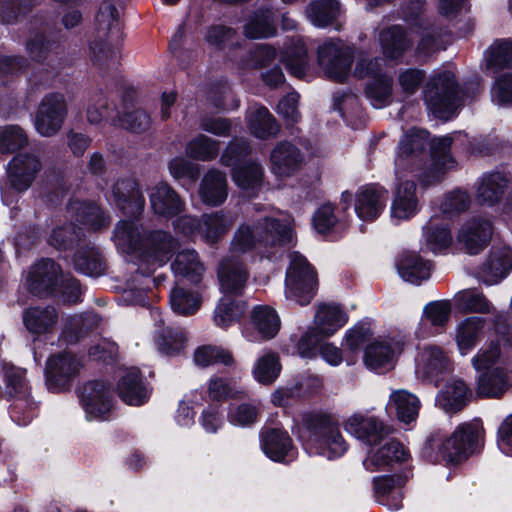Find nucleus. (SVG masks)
I'll use <instances>...</instances> for the list:
<instances>
[{
    "mask_svg": "<svg viewBox=\"0 0 512 512\" xmlns=\"http://www.w3.org/2000/svg\"><path fill=\"white\" fill-rule=\"evenodd\" d=\"M292 219L289 215L277 212L276 215H264L250 224L241 225L234 234L230 254L218 267V280L225 295L242 293L249 272L240 256L255 248L257 244L275 247L292 241Z\"/></svg>",
    "mask_w": 512,
    "mask_h": 512,
    "instance_id": "1",
    "label": "nucleus"
},
{
    "mask_svg": "<svg viewBox=\"0 0 512 512\" xmlns=\"http://www.w3.org/2000/svg\"><path fill=\"white\" fill-rule=\"evenodd\" d=\"M452 141L451 136L433 139L430 154H427L428 133L420 129L409 130L399 142L395 157L396 177L412 174L423 187L439 183L456 164L449 154Z\"/></svg>",
    "mask_w": 512,
    "mask_h": 512,
    "instance_id": "2",
    "label": "nucleus"
},
{
    "mask_svg": "<svg viewBox=\"0 0 512 512\" xmlns=\"http://www.w3.org/2000/svg\"><path fill=\"white\" fill-rule=\"evenodd\" d=\"M477 372L475 394L480 398L500 399L512 387V369L507 349L501 340H490L471 358Z\"/></svg>",
    "mask_w": 512,
    "mask_h": 512,
    "instance_id": "3",
    "label": "nucleus"
},
{
    "mask_svg": "<svg viewBox=\"0 0 512 512\" xmlns=\"http://www.w3.org/2000/svg\"><path fill=\"white\" fill-rule=\"evenodd\" d=\"M479 436L480 431L476 424H461L450 434L438 428L427 438L422 455L431 462L459 464L472 454Z\"/></svg>",
    "mask_w": 512,
    "mask_h": 512,
    "instance_id": "4",
    "label": "nucleus"
},
{
    "mask_svg": "<svg viewBox=\"0 0 512 512\" xmlns=\"http://www.w3.org/2000/svg\"><path fill=\"white\" fill-rule=\"evenodd\" d=\"M318 288L315 269L298 252L289 254V266L285 278V297L300 306L309 304Z\"/></svg>",
    "mask_w": 512,
    "mask_h": 512,
    "instance_id": "5",
    "label": "nucleus"
},
{
    "mask_svg": "<svg viewBox=\"0 0 512 512\" xmlns=\"http://www.w3.org/2000/svg\"><path fill=\"white\" fill-rule=\"evenodd\" d=\"M249 152L250 148L246 141L235 140L227 146L221 161L226 166H234L231 173L234 183L245 193L254 195L262 185L264 171L255 161L240 163Z\"/></svg>",
    "mask_w": 512,
    "mask_h": 512,
    "instance_id": "6",
    "label": "nucleus"
},
{
    "mask_svg": "<svg viewBox=\"0 0 512 512\" xmlns=\"http://www.w3.org/2000/svg\"><path fill=\"white\" fill-rule=\"evenodd\" d=\"M235 223L231 213L217 211L203 214L199 219L192 216H181L174 222L175 229L188 237L199 236L206 243L219 241Z\"/></svg>",
    "mask_w": 512,
    "mask_h": 512,
    "instance_id": "7",
    "label": "nucleus"
},
{
    "mask_svg": "<svg viewBox=\"0 0 512 512\" xmlns=\"http://www.w3.org/2000/svg\"><path fill=\"white\" fill-rule=\"evenodd\" d=\"M305 447L327 459L340 457L347 450L338 423L327 416H320L314 420L309 436L305 440Z\"/></svg>",
    "mask_w": 512,
    "mask_h": 512,
    "instance_id": "8",
    "label": "nucleus"
},
{
    "mask_svg": "<svg viewBox=\"0 0 512 512\" xmlns=\"http://www.w3.org/2000/svg\"><path fill=\"white\" fill-rule=\"evenodd\" d=\"M355 48L340 39L324 41L317 48V63L325 77L344 82L351 72Z\"/></svg>",
    "mask_w": 512,
    "mask_h": 512,
    "instance_id": "9",
    "label": "nucleus"
},
{
    "mask_svg": "<svg viewBox=\"0 0 512 512\" xmlns=\"http://www.w3.org/2000/svg\"><path fill=\"white\" fill-rule=\"evenodd\" d=\"M0 377L4 382V394L15 399L12 416L19 425H26L32 418L35 403L30 400V387L25 370L8 363L0 365Z\"/></svg>",
    "mask_w": 512,
    "mask_h": 512,
    "instance_id": "10",
    "label": "nucleus"
},
{
    "mask_svg": "<svg viewBox=\"0 0 512 512\" xmlns=\"http://www.w3.org/2000/svg\"><path fill=\"white\" fill-rule=\"evenodd\" d=\"M425 101L437 118H451L460 105L454 74L444 71L431 78L425 91Z\"/></svg>",
    "mask_w": 512,
    "mask_h": 512,
    "instance_id": "11",
    "label": "nucleus"
},
{
    "mask_svg": "<svg viewBox=\"0 0 512 512\" xmlns=\"http://www.w3.org/2000/svg\"><path fill=\"white\" fill-rule=\"evenodd\" d=\"M119 28V13L115 5L109 1H103L95 16V30L100 41H94L90 45L91 60L95 64L102 65L107 62L115 63L118 59V53L103 41L109 33L117 31Z\"/></svg>",
    "mask_w": 512,
    "mask_h": 512,
    "instance_id": "12",
    "label": "nucleus"
},
{
    "mask_svg": "<svg viewBox=\"0 0 512 512\" xmlns=\"http://www.w3.org/2000/svg\"><path fill=\"white\" fill-rule=\"evenodd\" d=\"M405 346L403 337L379 336L364 349L363 362L373 371H388L394 367Z\"/></svg>",
    "mask_w": 512,
    "mask_h": 512,
    "instance_id": "13",
    "label": "nucleus"
},
{
    "mask_svg": "<svg viewBox=\"0 0 512 512\" xmlns=\"http://www.w3.org/2000/svg\"><path fill=\"white\" fill-rule=\"evenodd\" d=\"M82 367L80 359L64 351L50 356L46 362L45 379L48 390L60 392L67 389Z\"/></svg>",
    "mask_w": 512,
    "mask_h": 512,
    "instance_id": "14",
    "label": "nucleus"
},
{
    "mask_svg": "<svg viewBox=\"0 0 512 512\" xmlns=\"http://www.w3.org/2000/svg\"><path fill=\"white\" fill-rule=\"evenodd\" d=\"M452 309V302L448 299L426 303L420 320L414 328V336L417 339H427L440 334L451 319Z\"/></svg>",
    "mask_w": 512,
    "mask_h": 512,
    "instance_id": "15",
    "label": "nucleus"
},
{
    "mask_svg": "<svg viewBox=\"0 0 512 512\" xmlns=\"http://www.w3.org/2000/svg\"><path fill=\"white\" fill-rule=\"evenodd\" d=\"M66 114L64 97L60 94L47 95L41 101L34 119L36 131L44 137L55 135L61 129Z\"/></svg>",
    "mask_w": 512,
    "mask_h": 512,
    "instance_id": "16",
    "label": "nucleus"
},
{
    "mask_svg": "<svg viewBox=\"0 0 512 512\" xmlns=\"http://www.w3.org/2000/svg\"><path fill=\"white\" fill-rule=\"evenodd\" d=\"M347 433L367 445H375L390 433V428L375 416L362 412L353 413L343 423Z\"/></svg>",
    "mask_w": 512,
    "mask_h": 512,
    "instance_id": "17",
    "label": "nucleus"
},
{
    "mask_svg": "<svg viewBox=\"0 0 512 512\" xmlns=\"http://www.w3.org/2000/svg\"><path fill=\"white\" fill-rule=\"evenodd\" d=\"M398 178L390 207V217L395 223L413 218L419 211V199L416 184L412 179Z\"/></svg>",
    "mask_w": 512,
    "mask_h": 512,
    "instance_id": "18",
    "label": "nucleus"
},
{
    "mask_svg": "<svg viewBox=\"0 0 512 512\" xmlns=\"http://www.w3.org/2000/svg\"><path fill=\"white\" fill-rule=\"evenodd\" d=\"M80 401L89 420L104 419L112 408V392L102 381H89L80 391Z\"/></svg>",
    "mask_w": 512,
    "mask_h": 512,
    "instance_id": "19",
    "label": "nucleus"
},
{
    "mask_svg": "<svg viewBox=\"0 0 512 512\" xmlns=\"http://www.w3.org/2000/svg\"><path fill=\"white\" fill-rule=\"evenodd\" d=\"M373 446L363 461V465L368 471L385 470L393 466L394 463L405 461L409 456L399 441L388 436Z\"/></svg>",
    "mask_w": 512,
    "mask_h": 512,
    "instance_id": "20",
    "label": "nucleus"
},
{
    "mask_svg": "<svg viewBox=\"0 0 512 512\" xmlns=\"http://www.w3.org/2000/svg\"><path fill=\"white\" fill-rule=\"evenodd\" d=\"M41 168V161L36 155L18 154L14 156L7 167V176L11 187L18 192L28 190Z\"/></svg>",
    "mask_w": 512,
    "mask_h": 512,
    "instance_id": "21",
    "label": "nucleus"
},
{
    "mask_svg": "<svg viewBox=\"0 0 512 512\" xmlns=\"http://www.w3.org/2000/svg\"><path fill=\"white\" fill-rule=\"evenodd\" d=\"M251 321L257 333L243 331V337L251 343L270 340L279 332L280 318L268 305L255 306L251 311Z\"/></svg>",
    "mask_w": 512,
    "mask_h": 512,
    "instance_id": "22",
    "label": "nucleus"
},
{
    "mask_svg": "<svg viewBox=\"0 0 512 512\" xmlns=\"http://www.w3.org/2000/svg\"><path fill=\"white\" fill-rule=\"evenodd\" d=\"M486 329V320L479 316H467L457 322L454 341L460 355H468L481 342Z\"/></svg>",
    "mask_w": 512,
    "mask_h": 512,
    "instance_id": "23",
    "label": "nucleus"
},
{
    "mask_svg": "<svg viewBox=\"0 0 512 512\" xmlns=\"http://www.w3.org/2000/svg\"><path fill=\"white\" fill-rule=\"evenodd\" d=\"M416 373L423 378H435L449 371L450 359L440 346L424 345L415 358Z\"/></svg>",
    "mask_w": 512,
    "mask_h": 512,
    "instance_id": "24",
    "label": "nucleus"
},
{
    "mask_svg": "<svg viewBox=\"0 0 512 512\" xmlns=\"http://www.w3.org/2000/svg\"><path fill=\"white\" fill-rule=\"evenodd\" d=\"M59 273L60 268L53 260L44 259L29 270L26 281L27 287L38 296L52 293L58 285Z\"/></svg>",
    "mask_w": 512,
    "mask_h": 512,
    "instance_id": "25",
    "label": "nucleus"
},
{
    "mask_svg": "<svg viewBox=\"0 0 512 512\" xmlns=\"http://www.w3.org/2000/svg\"><path fill=\"white\" fill-rule=\"evenodd\" d=\"M492 236V224L482 218H474L459 231L457 240L468 254H477L486 247Z\"/></svg>",
    "mask_w": 512,
    "mask_h": 512,
    "instance_id": "26",
    "label": "nucleus"
},
{
    "mask_svg": "<svg viewBox=\"0 0 512 512\" xmlns=\"http://www.w3.org/2000/svg\"><path fill=\"white\" fill-rule=\"evenodd\" d=\"M508 184V179L502 173H485L476 182L475 200L482 206L494 207L502 201Z\"/></svg>",
    "mask_w": 512,
    "mask_h": 512,
    "instance_id": "27",
    "label": "nucleus"
},
{
    "mask_svg": "<svg viewBox=\"0 0 512 512\" xmlns=\"http://www.w3.org/2000/svg\"><path fill=\"white\" fill-rule=\"evenodd\" d=\"M512 270V249L506 245H494L481 268V277L488 285L503 280Z\"/></svg>",
    "mask_w": 512,
    "mask_h": 512,
    "instance_id": "28",
    "label": "nucleus"
},
{
    "mask_svg": "<svg viewBox=\"0 0 512 512\" xmlns=\"http://www.w3.org/2000/svg\"><path fill=\"white\" fill-rule=\"evenodd\" d=\"M407 482L403 475H384L373 478V490L377 502L390 510L402 507V488Z\"/></svg>",
    "mask_w": 512,
    "mask_h": 512,
    "instance_id": "29",
    "label": "nucleus"
},
{
    "mask_svg": "<svg viewBox=\"0 0 512 512\" xmlns=\"http://www.w3.org/2000/svg\"><path fill=\"white\" fill-rule=\"evenodd\" d=\"M149 200L154 213L173 217L184 209V202L177 192L165 182H158L149 189Z\"/></svg>",
    "mask_w": 512,
    "mask_h": 512,
    "instance_id": "30",
    "label": "nucleus"
},
{
    "mask_svg": "<svg viewBox=\"0 0 512 512\" xmlns=\"http://www.w3.org/2000/svg\"><path fill=\"white\" fill-rule=\"evenodd\" d=\"M347 321L348 315L339 304L321 303L314 316L313 328L321 337L329 338Z\"/></svg>",
    "mask_w": 512,
    "mask_h": 512,
    "instance_id": "31",
    "label": "nucleus"
},
{
    "mask_svg": "<svg viewBox=\"0 0 512 512\" xmlns=\"http://www.w3.org/2000/svg\"><path fill=\"white\" fill-rule=\"evenodd\" d=\"M261 449L273 461L295 457L292 439L287 431L280 428H271L261 434Z\"/></svg>",
    "mask_w": 512,
    "mask_h": 512,
    "instance_id": "32",
    "label": "nucleus"
},
{
    "mask_svg": "<svg viewBox=\"0 0 512 512\" xmlns=\"http://www.w3.org/2000/svg\"><path fill=\"white\" fill-rule=\"evenodd\" d=\"M271 170L278 177L294 174L302 163L299 149L290 142L276 145L270 155Z\"/></svg>",
    "mask_w": 512,
    "mask_h": 512,
    "instance_id": "33",
    "label": "nucleus"
},
{
    "mask_svg": "<svg viewBox=\"0 0 512 512\" xmlns=\"http://www.w3.org/2000/svg\"><path fill=\"white\" fill-rule=\"evenodd\" d=\"M116 205L125 214L139 215L144 207L145 199L133 180H119L112 187Z\"/></svg>",
    "mask_w": 512,
    "mask_h": 512,
    "instance_id": "34",
    "label": "nucleus"
},
{
    "mask_svg": "<svg viewBox=\"0 0 512 512\" xmlns=\"http://www.w3.org/2000/svg\"><path fill=\"white\" fill-rule=\"evenodd\" d=\"M280 61L292 75L309 80L313 74L308 65L307 49L301 39H293L281 52Z\"/></svg>",
    "mask_w": 512,
    "mask_h": 512,
    "instance_id": "35",
    "label": "nucleus"
},
{
    "mask_svg": "<svg viewBox=\"0 0 512 512\" xmlns=\"http://www.w3.org/2000/svg\"><path fill=\"white\" fill-rule=\"evenodd\" d=\"M386 204L385 192L374 187L360 189L355 197V212L366 221L375 220Z\"/></svg>",
    "mask_w": 512,
    "mask_h": 512,
    "instance_id": "36",
    "label": "nucleus"
},
{
    "mask_svg": "<svg viewBox=\"0 0 512 512\" xmlns=\"http://www.w3.org/2000/svg\"><path fill=\"white\" fill-rule=\"evenodd\" d=\"M472 398V390L460 379H452L447 382L443 390L438 394L436 402L446 412L461 410Z\"/></svg>",
    "mask_w": 512,
    "mask_h": 512,
    "instance_id": "37",
    "label": "nucleus"
},
{
    "mask_svg": "<svg viewBox=\"0 0 512 512\" xmlns=\"http://www.w3.org/2000/svg\"><path fill=\"white\" fill-rule=\"evenodd\" d=\"M58 322V313L53 306H31L23 312L26 329L35 335L47 334Z\"/></svg>",
    "mask_w": 512,
    "mask_h": 512,
    "instance_id": "38",
    "label": "nucleus"
},
{
    "mask_svg": "<svg viewBox=\"0 0 512 512\" xmlns=\"http://www.w3.org/2000/svg\"><path fill=\"white\" fill-rule=\"evenodd\" d=\"M373 330L367 322H359L349 328L342 340L345 360L348 365L356 361L360 349L373 341Z\"/></svg>",
    "mask_w": 512,
    "mask_h": 512,
    "instance_id": "39",
    "label": "nucleus"
},
{
    "mask_svg": "<svg viewBox=\"0 0 512 512\" xmlns=\"http://www.w3.org/2000/svg\"><path fill=\"white\" fill-rule=\"evenodd\" d=\"M174 276L178 281L197 284L204 274V266L199 261L195 250L179 252L171 265Z\"/></svg>",
    "mask_w": 512,
    "mask_h": 512,
    "instance_id": "40",
    "label": "nucleus"
},
{
    "mask_svg": "<svg viewBox=\"0 0 512 512\" xmlns=\"http://www.w3.org/2000/svg\"><path fill=\"white\" fill-rule=\"evenodd\" d=\"M199 195L207 205L218 206L222 204L228 195L225 174L217 170L207 172L201 181Z\"/></svg>",
    "mask_w": 512,
    "mask_h": 512,
    "instance_id": "41",
    "label": "nucleus"
},
{
    "mask_svg": "<svg viewBox=\"0 0 512 512\" xmlns=\"http://www.w3.org/2000/svg\"><path fill=\"white\" fill-rule=\"evenodd\" d=\"M247 124L250 132L257 138L267 139L276 136L279 126L269 112L261 105H252L247 111Z\"/></svg>",
    "mask_w": 512,
    "mask_h": 512,
    "instance_id": "42",
    "label": "nucleus"
},
{
    "mask_svg": "<svg viewBox=\"0 0 512 512\" xmlns=\"http://www.w3.org/2000/svg\"><path fill=\"white\" fill-rule=\"evenodd\" d=\"M378 41L384 56L391 60L400 58L412 43L400 26H391L381 30Z\"/></svg>",
    "mask_w": 512,
    "mask_h": 512,
    "instance_id": "43",
    "label": "nucleus"
},
{
    "mask_svg": "<svg viewBox=\"0 0 512 512\" xmlns=\"http://www.w3.org/2000/svg\"><path fill=\"white\" fill-rule=\"evenodd\" d=\"M400 277L412 284H420L430 277V263L416 253H405L397 261Z\"/></svg>",
    "mask_w": 512,
    "mask_h": 512,
    "instance_id": "44",
    "label": "nucleus"
},
{
    "mask_svg": "<svg viewBox=\"0 0 512 512\" xmlns=\"http://www.w3.org/2000/svg\"><path fill=\"white\" fill-rule=\"evenodd\" d=\"M118 393L120 398L129 405H141L149 396L148 389L136 369L127 371L121 377L118 383Z\"/></svg>",
    "mask_w": 512,
    "mask_h": 512,
    "instance_id": "45",
    "label": "nucleus"
},
{
    "mask_svg": "<svg viewBox=\"0 0 512 512\" xmlns=\"http://www.w3.org/2000/svg\"><path fill=\"white\" fill-rule=\"evenodd\" d=\"M67 212L71 218L83 223L89 229L98 230L109 223L108 218L92 203L73 200L68 204Z\"/></svg>",
    "mask_w": 512,
    "mask_h": 512,
    "instance_id": "46",
    "label": "nucleus"
},
{
    "mask_svg": "<svg viewBox=\"0 0 512 512\" xmlns=\"http://www.w3.org/2000/svg\"><path fill=\"white\" fill-rule=\"evenodd\" d=\"M281 369L278 353L267 351L255 360L251 372L254 380L258 383L271 385L279 377Z\"/></svg>",
    "mask_w": 512,
    "mask_h": 512,
    "instance_id": "47",
    "label": "nucleus"
},
{
    "mask_svg": "<svg viewBox=\"0 0 512 512\" xmlns=\"http://www.w3.org/2000/svg\"><path fill=\"white\" fill-rule=\"evenodd\" d=\"M420 402L418 398L406 390H397L391 393L387 408H394L398 419L406 424L414 421L418 416Z\"/></svg>",
    "mask_w": 512,
    "mask_h": 512,
    "instance_id": "48",
    "label": "nucleus"
},
{
    "mask_svg": "<svg viewBox=\"0 0 512 512\" xmlns=\"http://www.w3.org/2000/svg\"><path fill=\"white\" fill-rule=\"evenodd\" d=\"M426 248L433 253L447 249L452 243V235L447 223L438 219H430L423 227Z\"/></svg>",
    "mask_w": 512,
    "mask_h": 512,
    "instance_id": "49",
    "label": "nucleus"
},
{
    "mask_svg": "<svg viewBox=\"0 0 512 512\" xmlns=\"http://www.w3.org/2000/svg\"><path fill=\"white\" fill-rule=\"evenodd\" d=\"M246 311V304L224 295L214 311V323L223 329L240 320Z\"/></svg>",
    "mask_w": 512,
    "mask_h": 512,
    "instance_id": "50",
    "label": "nucleus"
},
{
    "mask_svg": "<svg viewBox=\"0 0 512 512\" xmlns=\"http://www.w3.org/2000/svg\"><path fill=\"white\" fill-rule=\"evenodd\" d=\"M149 253L147 262L160 267L164 265L176 247V241L171 235L163 231H155L149 237Z\"/></svg>",
    "mask_w": 512,
    "mask_h": 512,
    "instance_id": "51",
    "label": "nucleus"
},
{
    "mask_svg": "<svg viewBox=\"0 0 512 512\" xmlns=\"http://www.w3.org/2000/svg\"><path fill=\"white\" fill-rule=\"evenodd\" d=\"M340 5L335 0H316L306 8V15L316 27H326L340 15Z\"/></svg>",
    "mask_w": 512,
    "mask_h": 512,
    "instance_id": "52",
    "label": "nucleus"
},
{
    "mask_svg": "<svg viewBox=\"0 0 512 512\" xmlns=\"http://www.w3.org/2000/svg\"><path fill=\"white\" fill-rule=\"evenodd\" d=\"M454 302L459 311L463 313L487 314L492 312L493 306L485 295L476 289H465L454 296Z\"/></svg>",
    "mask_w": 512,
    "mask_h": 512,
    "instance_id": "53",
    "label": "nucleus"
},
{
    "mask_svg": "<svg viewBox=\"0 0 512 512\" xmlns=\"http://www.w3.org/2000/svg\"><path fill=\"white\" fill-rule=\"evenodd\" d=\"M74 266L79 272L98 277L104 273V264L99 251L95 247H83L74 255Z\"/></svg>",
    "mask_w": 512,
    "mask_h": 512,
    "instance_id": "54",
    "label": "nucleus"
},
{
    "mask_svg": "<svg viewBox=\"0 0 512 512\" xmlns=\"http://www.w3.org/2000/svg\"><path fill=\"white\" fill-rule=\"evenodd\" d=\"M274 33L273 13L269 9L257 11L244 26L245 36L251 39L266 38Z\"/></svg>",
    "mask_w": 512,
    "mask_h": 512,
    "instance_id": "55",
    "label": "nucleus"
},
{
    "mask_svg": "<svg viewBox=\"0 0 512 512\" xmlns=\"http://www.w3.org/2000/svg\"><path fill=\"white\" fill-rule=\"evenodd\" d=\"M200 296L192 291L176 287L170 294L172 309L181 315H189L197 311L201 305Z\"/></svg>",
    "mask_w": 512,
    "mask_h": 512,
    "instance_id": "56",
    "label": "nucleus"
},
{
    "mask_svg": "<svg viewBox=\"0 0 512 512\" xmlns=\"http://www.w3.org/2000/svg\"><path fill=\"white\" fill-rule=\"evenodd\" d=\"M194 362L200 367H207L215 363L230 366L234 363L232 354L221 347L201 346L194 352Z\"/></svg>",
    "mask_w": 512,
    "mask_h": 512,
    "instance_id": "57",
    "label": "nucleus"
},
{
    "mask_svg": "<svg viewBox=\"0 0 512 512\" xmlns=\"http://www.w3.org/2000/svg\"><path fill=\"white\" fill-rule=\"evenodd\" d=\"M112 109L108 106L107 98L104 94L98 93L92 95L87 104L86 117L90 124H99L103 120L110 121L112 125H117V119L111 115Z\"/></svg>",
    "mask_w": 512,
    "mask_h": 512,
    "instance_id": "58",
    "label": "nucleus"
},
{
    "mask_svg": "<svg viewBox=\"0 0 512 512\" xmlns=\"http://www.w3.org/2000/svg\"><path fill=\"white\" fill-rule=\"evenodd\" d=\"M140 239L138 227L132 221H121L115 228L114 240L122 252L130 253L136 249Z\"/></svg>",
    "mask_w": 512,
    "mask_h": 512,
    "instance_id": "59",
    "label": "nucleus"
},
{
    "mask_svg": "<svg viewBox=\"0 0 512 512\" xmlns=\"http://www.w3.org/2000/svg\"><path fill=\"white\" fill-rule=\"evenodd\" d=\"M95 323V316L92 314L86 316H67L64 318V327L61 335L67 343H74L82 336L84 328L86 330L90 329Z\"/></svg>",
    "mask_w": 512,
    "mask_h": 512,
    "instance_id": "60",
    "label": "nucleus"
},
{
    "mask_svg": "<svg viewBox=\"0 0 512 512\" xmlns=\"http://www.w3.org/2000/svg\"><path fill=\"white\" fill-rule=\"evenodd\" d=\"M488 69L498 71L512 67V44L510 42H498L493 44L485 55Z\"/></svg>",
    "mask_w": 512,
    "mask_h": 512,
    "instance_id": "61",
    "label": "nucleus"
},
{
    "mask_svg": "<svg viewBox=\"0 0 512 512\" xmlns=\"http://www.w3.org/2000/svg\"><path fill=\"white\" fill-rule=\"evenodd\" d=\"M28 144L25 131L17 125L0 127V153H12Z\"/></svg>",
    "mask_w": 512,
    "mask_h": 512,
    "instance_id": "62",
    "label": "nucleus"
},
{
    "mask_svg": "<svg viewBox=\"0 0 512 512\" xmlns=\"http://www.w3.org/2000/svg\"><path fill=\"white\" fill-rule=\"evenodd\" d=\"M392 91V78L383 74L369 81L366 86V95L371 99L375 108H380L388 103Z\"/></svg>",
    "mask_w": 512,
    "mask_h": 512,
    "instance_id": "63",
    "label": "nucleus"
},
{
    "mask_svg": "<svg viewBox=\"0 0 512 512\" xmlns=\"http://www.w3.org/2000/svg\"><path fill=\"white\" fill-rule=\"evenodd\" d=\"M186 342L185 333L180 329L166 328L157 336L156 344L160 352L166 355L179 353Z\"/></svg>",
    "mask_w": 512,
    "mask_h": 512,
    "instance_id": "64",
    "label": "nucleus"
}]
</instances>
